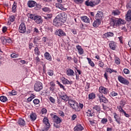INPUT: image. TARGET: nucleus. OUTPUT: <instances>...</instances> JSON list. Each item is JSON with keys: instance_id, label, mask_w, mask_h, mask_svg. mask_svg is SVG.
<instances>
[{"instance_id": "obj_61", "label": "nucleus", "mask_w": 131, "mask_h": 131, "mask_svg": "<svg viewBox=\"0 0 131 131\" xmlns=\"http://www.w3.org/2000/svg\"><path fill=\"white\" fill-rule=\"evenodd\" d=\"M76 118H77V116L75 114H74L71 116V120H72L73 121L75 120Z\"/></svg>"}, {"instance_id": "obj_9", "label": "nucleus", "mask_w": 131, "mask_h": 131, "mask_svg": "<svg viewBox=\"0 0 131 131\" xmlns=\"http://www.w3.org/2000/svg\"><path fill=\"white\" fill-rule=\"evenodd\" d=\"M99 92L102 95H108L109 94V90L103 86H101L99 88Z\"/></svg>"}, {"instance_id": "obj_18", "label": "nucleus", "mask_w": 131, "mask_h": 131, "mask_svg": "<svg viewBox=\"0 0 131 131\" xmlns=\"http://www.w3.org/2000/svg\"><path fill=\"white\" fill-rule=\"evenodd\" d=\"M114 36V33L112 32H107L102 35L103 38H109V37H112Z\"/></svg>"}, {"instance_id": "obj_59", "label": "nucleus", "mask_w": 131, "mask_h": 131, "mask_svg": "<svg viewBox=\"0 0 131 131\" xmlns=\"http://www.w3.org/2000/svg\"><path fill=\"white\" fill-rule=\"evenodd\" d=\"M98 66L101 68H103L104 67V62H102V61H99Z\"/></svg>"}, {"instance_id": "obj_54", "label": "nucleus", "mask_w": 131, "mask_h": 131, "mask_svg": "<svg viewBox=\"0 0 131 131\" xmlns=\"http://www.w3.org/2000/svg\"><path fill=\"white\" fill-rule=\"evenodd\" d=\"M39 100L38 99H35L33 101V103H34V105H38L39 104Z\"/></svg>"}, {"instance_id": "obj_10", "label": "nucleus", "mask_w": 131, "mask_h": 131, "mask_svg": "<svg viewBox=\"0 0 131 131\" xmlns=\"http://www.w3.org/2000/svg\"><path fill=\"white\" fill-rule=\"evenodd\" d=\"M55 35H58L60 37L62 36H66V33L64 32L62 29H57L55 32Z\"/></svg>"}, {"instance_id": "obj_19", "label": "nucleus", "mask_w": 131, "mask_h": 131, "mask_svg": "<svg viewBox=\"0 0 131 131\" xmlns=\"http://www.w3.org/2000/svg\"><path fill=\"white\" fill-rule=\"evenodd\" d=\"M109 47L111 50H115L116 49V43L114 41H111L109 43Z\"/></svg>"}, {"instance_id": "obj_4", "label": "nucleus", "mask_w": 131, "mask_h": 131, "mask_svg": "<svg viewBox=\"0 0 131 131\" xmlns=\"http://www.w3.org/2000/svg\"><path fill=\"white\" fill-rule=\"evenodd\" d=\"M43 88V85L42 83L40 81H37L35 83L34 85V89L35 92H40L42 88Z\"/></svg>"}, {"instance_id": "obj_44", "label": "nucleus", "mask_w": 131, "mask_h": 131, "mask_svg": "<svg viewBox=\"0 0 131 131\" xmlns=\"http://www.w3.org/2000/svg\"><path fill=\"white\" fill-rule=\"evenodd\" d=\"M27 16V17H28V18L31 19V20H34V17H35V15H34V14L31 13H28Z\"/></svg>"}, {"instance_id": "obj_52", "label": "nucleus", "mask_w": 131, "mask_h": 131, "mask_svg": "<svg viewBox=\"0 0 131 131\" xmlns=\"http://www.w3.org/2000/svg\"><path fill=\"white\" fill-rule=\"evenodd\" d=\"M61 123H54L53 125L54 127H56V128H60L61 126V124H60Z\"/></svg>"}, {"instance_id": "obj_50", "label": "nucleus", "mask_w": 131, "mask_h": 131, "mask_svg": "<svg viewBox=\"0 0 131 131\" xmlns=\"http://www.w3.org/2000/svg\"><path fill=\"white\" fill-rule=\"evenodd\" d=\"M73 2H74L75 4H77V5H79L80 4H82L83 3L84 0H73Z\"/></svg>"}, {"instance_id": "obj_32", "label": "nucleus", "mask_w": 131, "mask_h": 131, "mask_svg": "<svg viewBox=\"0 0 131 131\" xmlns=\"http://www.w3.org/2000/svg\"><path fill=\"white\" fill-rule=\"evenodd\" d=\"M8 24L9 25H11V23H12V22H14V21H15V16L10 15L9 16V17L8 18Z\"/></svg>"}, {"instance_id": "obj_34", "label": "nucleus", "mask_w": 131, "mask_h": 131, "mask_svg": "<svg viewBox=\"0 0 131 131\" xmlns=\"http://www.w3.org/2000/svg\"><path fill=\"white\" fill-rule=\"evenodd\" d=\"M81 19L83 22H84L85 23H90V18L86 16H83L81 17Z\"/></svg>"}, {"instance_id": "obj_29", "label": "nucleus", "mask_w": 131, "mask_h": 131, "mask_svg": "<svg viewBox=\"0 0 131 131\" xmlns=\"http://www.w3.org/2000/svg\"><path fill=\"white\" fill-rule=\"evenodd\" d=\"M100 103H104L105 104H107V103L109 102V100L104 95H102V98L100 100Z\"/></svg>"}, {"instance_id": "obj_24", "label": "nucleus", "mask_w": 131, "mask_h": 131, "mask_svg": "<svg viewBox=\"0 0 131 131\" xmlns=\"http://www.w3.org/2000/svg\"><path fill=\"white\" fill-rule=\"evenodd\" d=\"M59 97L61 99V100H63V101H64V102H68L69 101V97L67 96L66 94L64 95H60Z\"/></svg>"}, {"instance_id": "obj_12", "label": "nucleus", "mask_w": 131, "mask_h": 131, "mask_svg": "<svg viewBox=\"0 0 131 131\" xmlns=\"http://www.w3.org/2000/svg\"><path fill=\"white\" fill-rule=\"evenodd\" d=\"M34 21L36 24H42V22H43L41 16L38 15L35 16Z\"/></svg>"}, {"instance_id": "obj_58", "label": "nucleus", "mask_w": 131, "mask_h": 131, "mask_svg": "<svg viewBox=\"0 0 131 131\" xmlns=\"http://www.w3.org/2000/svg\"><path fill=\"white\" fill-rule=\"evenodd\" d=\"M123 72L124 74H129V71L128 69L125 68L123 69Z\"/></svg>"}, {"instance_id": "obj_7", "label": "nucleus", "mask_w": 131, "mask_h": 131, "mask_svg": "<svg viewBox=\"0 0 131 131\" xmlns=\"http://www.w3.org/2000/svg\"><path fill=\"white\" fill-rule=\"evenodd\" d=\"M56 16H57L64 23H65V22H66V20H67V14H66V13L65 12H61Z\"/></svg>"}, {"instance_id": "obj_40", "label": "nucleus", "mask_w": 131, "mask_h": 131, "mask_svg": "<svg viewBox=\"0 0 131 131\" xmlns=\"http://www.w3.org/2000/svg\"><path fill=\"white\" fill-rule=\"evenodd\" d=\"M0 101L3 102V103H5V102L8 101V98L5 96H2L0 97Z\"/></svg>"}, {"instance_id": "obj_36", "label": "nucleus", "mask_w": 131, "mask_h": 131, "mask_svg": "<svg viewBox=\"0 0 131 131\" xmlns=\"http://www.w3.org/2000/svg\"><path fill=\"white\" fill-rule=\"evenodd\" d=\"M12 13H16L17 12V2H14L12 6Z\"/></svg>"}, {"instance_id": "obj_63", "label": "nucleus", "mask_w": 131, "mask_h": 131, "mask_svg": "<svg viewBox=\"0 0 131 131\" xmlns=\"http://www.w3.org/2000/svg\"><path fill=\"white\" fill-rule=\"evenodd\" d=\"M1 39L2 42H3V43L6 42L7 41V39H6V38L5 37H1Z\"/></svg>"}, {"instance_id": "obj_62", "label": "nucleus", "mask_w": 131, "mask_h": 131, "mask_svg": "<svg viewBox=\"0 0 131 131\" xmlns=\"http://www.w3.org/2000/svg\"><path fill=\"white\" fill-rule=\"evenodd\" d=\"M118 38L120 43H123V36H121Z\"/></svg>"}, {"instance_id": "obj_23", "label": "nucleus", "mask_w": 131, "mask_h": 131, "mask_svg": "<svg viewBox=\"0 0 131 131\" xmlns=\"http://www.w3.org/2000/svg\"><path fill=\"white\" fill-rule=\"evenodd\" d=\"M55 6L60 10H62V11H67V8H64L61 3H56Z\"/></svg>"}, {"instance_id": "obj_15", "label": "nucleus", "mask_w": 131, "mask_h": 131, "mask_svg": "<svg viewBox=\"0 0 131 131\" xmlns=\"http://www.w3.org/2000/svg\"><path fill=\"white\" fill-rule=\"evenodd\" d=\"M17 123L20 127H23L26 125V122H25V120H24V119H22L21 118H20L18 120Z\"/></svg>"}, {"instance_id": "obj_6", "label": "nucleus", "mask_w": 131, "mask_h": 131, "mask_svg": "<svg viewBox=\"0 0 131 131\" xmlns=\"http://www.w3.org/2000/svg\"><path fill=\"white\" fill-rule=\"evenodd\" d=\"M118 80L120 82V83L124 84V85H128V84H129V81L128 80L125 79V78L123 77L121 75H119L118 76Z\"/></svg>"}, {"instance_id": "obj_42", "label": "nucleus", "mask_w": 131, "mask_h": 131, "mask_svg": "<svg viewBox=\"0 0 131 131\" xmlns=\"http://www.w3.org/2000/svg\"><path fill=\"white\" fill-rule=\"evenodd\" d=\"M42 11L45 13H50V12H51V9L49 7H45L42 8Z\"/></svg>"}, {"instance_id": "obj_45", "label": "nucleus", "mask_w": 131, "mask_h": 131, "mask_svg": "<svg viewBox=\"0 0 131 131\" xmlns=\"http://www.w3.org/2000/svg\"><path fill=\"white\" fill-rule=\"evenodd\" d=\"M10 96H16L18 94V92L15 90H12L11 92H9Z\"/></svg>"}, {"instance_id": "obj_3", "label": "nucleus", "mask_w": 131, "mask_h": 131, "mask_svg": "<svg viewBox=\"0 0 131 131\" xmlns=\"http://www.w3.org/2000/svg\"><path fill=\"white\" fill-rule=\"evenodd\" d=\"M100 2H101V0H91L90 2L85 1V5L86 6V7L94 8V7H95V6H97V5H99V4H100Z\"/></svg>"}, {"instance_id": "obj_17", "label": "nucleus", "mask_w": 131, "mask_h": 131, "mask_svg": "<svg viewBox=\"0 0 131 131\" xmlns=\"http://www.w3.org/2000/svg\"><path fill=\"white\" fill-rule=\"evenodd\" d=\"M71 107L73 110L76 111V112H79V111H80V108H79V106H78V103H77V102L75 103L73 105L71 106Z\"/></svg>"}, {"instance_id": "obj_60", "label": "nucleus", "mask_w": 131, "mask_h": 131, "mask_svg": "<svg viewBox=\"0 0 131 131\" xmlns=\"http://www.w3.org/2000/svg\"><path fill=\"white\" fill-rule=\"evenodd\" d=\"M7 30H8V28H7V27L4 26L2 28V32L3 33H6V32H7Z\"/></svg>"}, {"instance_id": "obj_43", "label": "nucleus", "mask_w": 131, "mask_h": 131, "mask_svg": "<svg viewBox=\"0 0 131 131\" xmlns=\"http://www.w3.org/2000/svg\"><path fill=\"white\" fill-rule=\"evenodd\" d=\"M105 71L106 72H108L110 74L112 73V72H115V73L117 72L116 71L114 70H112L109 68H106L105 69Z\"/></svg>"}, {"instance_id": "obj_46", "label": "nucleus", "mask_w": 131, "mask_h": 131, "mask_svg": "<svg viewBox=\"0 0 131 131\" xmlns=\"http://www.w3.org/2000/svg\"><path fill=\"white\" fill-rule=\"evenodd\" d=\"M53 17V14H46V16H44V19H46V20H49L51 19Z\"/></svg>"}, {"instance_id": "obj_49", "label": "nucleus", "mask_w": 131, "mask_h": 131, "mask_svg": "<svg viewBox=\"0 0 131 131\" xmlns=\"http://www.w3.org/2000/svg\"><path fill=\"white\" fill-rule=\"evenodd\" d=\"M115 63L116 65H119L120 64V59L118 57H116L115 59Z\"/></svg>"}, {"instance_id": "obj_30", "label": "nucleus", "mask_w": 131, "mask_h": 131, "mask_svg": "<svg viewBox=\"0 0 131 131\" xmlns=\"http://www.w3.org/2000/svg\"><path fill=\"white\" fill-rule=\"evenodd\" d=\"M92 109L94 111H96V112H98V113L101 112V107L98 105H94L92 107Z\"/></svg>"}, {"instance_id": "obj_11", "label": "nucleus", "mask_w": 131, "mask_h": 131, "mask_svg": "<svg viewBox=\"0 0 131 131\" xmlns=\"http://www.w3.org/2000/svg\"><path fill=\"white\" fill-rule=\"evenodd\" d=\"M52 118L54 123H61L62 122V119L60 118L58 116L54 114H51Z\"/></svg>"}, {"instance_id": "obj_16", "label": "nucleus", "mask_w": 131, "mask_h": 131, "mask_svg": "<svg viewBox=\"0 0 131 131\" xmlns=\"http://www.w3.org/2000/svg\"><path fill=\"white\" fill-rule=\"evenodd\" d=\"M49 85L50 86L49 88V90H50V92H52V93H54V91H55V90H56V88H55L56 86V84H55L54 81H51L49 83Z\"/></svg>"}, {"instance_id": "obj_26", "label": "nucleus", "mask_w": 131, "mask_h": 131, "mask_svg": "<svg viewBox=\"0 0 131 131\" xmlns=\"http://www.w3.org/2000/svg\"><path fill=\"white\" fill-rule=\"evenodd\" d=\"M76 48L77 50H78V52L79 55L83 54V53H84V51H83V49H82V48H81V46H80L79 45H77L76 46Z\"/></svg>"}, {"instance_id": "obj_37", "label": "nucleus", "mask_w": 131, "mask_h": 131, "mask_svg": "<svg viewBox=\"0 0 131 131\" xmlns=\"http://www.w3.org/2000/svg\"><path fill=\"white\" fill-rule=\"evenodd\" d=\"M88 98L89 100H94V99H96V94L94 93H91L89 94Z\"/></svg>"}, {"instance_id": "obj_2", "label": "nucleus", "mask_w": 131, "mask_h": 131, "mask_svg": "<svg viewBox=\"0 0 131 131\" xmlns=\"http://www.w3.org/2000/svg\"><path fill=\"white\" fill-rule=\"evenodd\" d=\"M27 5L29 8H34L35 11H38L41 9V5L37 4V3L34 1H29Z\"/></svg>"}, {"instance_id": "obj_53", "label": "nucleus", "mask_w": 131, "mask_h": 131, "mask_svg": "<svg viewBox=\"0 0 131 131\" xmlns=\"http://www.w3.org/2000/svg\"><path fill=\"white\" fill-rule=\"evenodd\" d=\"M76 102H77L76 101L72 100L71 99H69V104L71 106V107L73 106V105Z\"/></svg>"}, {"instance_id": "obj_33", "label": "nucleus", "mask_w": 131, "mask_h": 131, "mask_svg": "<svg viewBox=\"0 0 131 131\" xmlns=\"http://www.w3.org/2000/svg\"><path fill=\"white\" fill-rule=\"evenodd\" d=\"M37 117V116L36 115V114L33 113H32L30 116L31 121H35V120H36Z\"/></svg>"}, {"instance_id": "obj_14", "label": "nucleus", "mask_w": 131, "mask_h": 131, "mask_svg": "<svg viewBox=\"0 0 131 131\" xmlns=\"http://www.w3.org/2000/svg\"><path fill=\"white\" fill-rule=\"evenodd\" d=\"M43 122L46 124L45 130H49V128H50V123L49 122V119L48 118L46 117L43 119Z\"/></svg>"}, {"instance_id": "obj_51", "label": "nucleus", "mask_w": 131, "mask_h": 131, "mask_svg": "<svg viewBox=\"0 0 131 131\" xmlns=\"http://www.w3.org/2000/svg\"><path fill=\"white\" fill-rule=\"evenodd\" d=\"M47 74H48L49 76H53V75H54V71L52 70H49Z\"/></svg>"}, {"instance_id": "obj_1", "label": "nucleus", "mask_w": 131, "mask_h": 131, "mask_svg": "<svg viewBox=\"0 0 131 131\" xmlns=\"http://www.w3.org/2000/svg\"><path fill=\"white\" fill-rule=\"evenodd\" d=\"M110 21L111 26H113L114 27L120 26V25H123L126 23L124 19L116 18L115 17L110 18Z\"/></svg>"}, {"instance_id": "obj_27", "label": "nucleus", "mask_w": 131, "mask_h": 131, "mask_svg": "<svg viewBox=\"0 0 131 131\" xmlns=\"http://www.w3.org/2000/svg\"><path fill=\"white\" fill-rule=\"evenodd\" d=\"M67 75L68 76H74V71L71 69H68L67 71Z\"/></svg>"}, {"instance_id": "obj_39", "label": "nucleus", "mask_w": 131, "mask_h": 131, "mask_svg": "<svg viewBox=\"0 0 131 131\" xmlns=\"http://www.w3.org/2000/svg\"><path fill=\"white\" fill-rule=\"evenodd\" d=\"M120 11L119 10H113L112 12V14L114 15V16H118V15H120Z\"/></svg>"}, {"instance_id": "obj_22", "label": "nucleus", "mask_w": 131, "mask_h": 131, "mask_svg": "<svg viewBox=\"0 0 131 131\" xmlns=\"http://www.w3.org/2000/svg\"><path fill=\"white\" fill-rule=\"evenodd\" d=\"M62 81L63 84H70V85H71V84H72L73 82L72 81H69L68 79H66V78L65 77L62 78Z\"/></svg>"}, {"instance_id": "obj_5", "label": "nucleus", "mask_w": 131, "mask_h": 131, "mask_svg": "<svg viewBox=\"0 0 131 131\" xmlns=\"http://www.w3.org/2000/svg\"><path fill=\"white\" fill-rule=\"evenodd\" d=\"M63 24L64 23L62 20L59 19L57 16L53 20V25L56 26V27H60V26H62Z\"/></svg>"}, {"instance_id": "obj_20", "label": "nucleus", "mask_w": 131, "mask_h": 131, "mask_svg": "<svg viewBox=\"0 0 131 131\" xmlns=\"http://www.w3.org/2000/svg\"><path fill=\"white\" fill-rule=\"evenodd\" d=\"M102 17H103V12L98 11L97 14L95 15V19L101 20L102 19Z\"/></svg>"}, {"instance_id": "obj_55", "label": "nucleus", "mask_w": 131, "mask_h": 131, "mask_svg": "<svg viewBox=\"0 0 131 131\" xmlns=\"http://www.w3.org/2000/svg\"><path fill=\"white\" fill-rule=\"evenodd\" d=\"M58 115L59 116H61V117H64V116H65L64 112H63V111H58Z\"/></svg>"}, {"instance_id": "obj_13", "label": "nucleus", "mask_w": 131, "mask_h": 131, "mask_svg": "<svg viewBox=\"0 0 131 131\" xmlns=\"http://www.w3.org/2000/svg\"><path fill=\"white\" fill-rule=\"evenodd\" d=\"M113 115L116 122L118 124H120L121 123V117H120L116 113H114Z\"/></svg>"}, {"instance_id": "obj_38", "label": "nucleus", "mask_w": 131, "mask_h": 131, "mask_svg": "<svg viewBox=\"0 0 131 131\" xmlns=\"http://www.w3.org/2000/svg\"><path fill=\"white\" fill-rule=\"evenodd\" d=\"M86 59L89 65H90L91 67H95V63H94V61H93L92 59L89 57H87Z\"/></svg>"}, {"instance_id": "obj_56", "label": "nucleus", "mask_w": 131, "mask_h": 131, "mask_svg": "<svg viewBox=\"0 0 131 131\" xmlns=\"http://www.w3.org/2000/svg\"><path fill=\"white\" fill-rule=\"evenodd\" d=\"M49 100H50V102H51V103H53V104H55V103L56 102V99H55V98H54L52 97H50Z\"/></svg>"}, {"instance_id": "obj_25", "label": "nucleus", "mask_w": 131, "mask_h": 131, "mask_svg": "<svg viewBox=\"0 0 131 131\" xmlns=\"http://www.w3.org/2000/svg\"><path fill=\"white\" fill-rule=\"evenodd\" d=\"M44 57L46 60H48V61H52V56H51V54L48 52H46L44 54Z\"/></svg>"}, {"instance_id": "obj_21", "label": "nucleus", "mask_w": 131, "mask_h": 131, "mask_svg": "<svg viewBox=\"0 0 131 131\" xmlns=\"http://www.w3.org/2000/svg\"><path fill=\"white\" fill-rule=\"evenodd\" d=\"M74 131H82L83 130V127L80 124H77L74 128Z\"/></svg>"}, {"instance_id": "obj_35", "label": "nucleus", "mask_w": 131, "mask_h": 131, "mask_svg": "<svg viewBox=\"0 0 131 131\" xmlns=\"http://www.w3.org/2000/svg\"><path fill=\"white\" fill-rule=\"evenodd\" d=\"M126 20L131 21V10H128L126 14Z\"/></svg>"}, {"instance_id": "obj_57", "label": "nucleus", "mask_w": 131, "mask_h": 131, "mask_svg": "<svg viewBox=\"0 0 131 131\" xmlns=\"http://www.w3.org/2000/svg\"><path fill=\"white\" fill-rule=\"evenodd\" d=\"M111 96L112 97H116V96H118V94L115 91H113L111 93Z\"/></svg>"}, {"instance_id": "obj_31", "label": "nucleus", "mask_w": 131, "mask_h": 131, "mask_svg": "<svg viewBox=\"0 0 131 131\" xmlns=\"http://www.w3.org/2000/svg\"><path fill=\"white\" fill-rule=\"evenodd\" d=\"M95 112L92 113L91 110H87V112H86V116L88 117H93V116H95Z\"/></svg>"}, {"instance_id": "obj_28", "label": "nucleus", "mask_w": 131, "mask_h": 131, "mask_svg": "<svg viewBox=\"0 0 131 131\" xmlns=\"http://www.w3.org/2000/svg\"><path fill=\"white\" fill-rule=\"evenodd\" d=\"M99 25H101V20L96 19L93 24V27H98Z\"/></svg>"}, {"instance_id": "obj_48", "label": "nucleus", "mask_w": 131, "mask_h": 131, "mask_svg": "<svg viewBox=\"0 0 131 131\" xmlns=\"http://www.w3.org/2000/svg\"><path fill=\"white\" fill-rule=\"evenodd\" d=\"M100 122L102 124H106L108 122V119L107 118H102Z\"/></svg>"}, {"instance_id": "obj_41", "label": "nucleus", "mask_w": 131, "mask_h": 131, "mask_svg": "<svg viewBox=\"0 0 131 131\" xmlns=\"http://www.w3.org/2000/svg\"><path fill=\"white\" fill-rule=\"evenodd\" d=\"M34 54L35 55H37V56L40 55V51H39V49H38V47L35 48Z\"/></svg>"}, {"instance_id": "obj_8", "label": "nucleus", "mask_w": 131, "mask_h": 131, "mask_svg": "<svg viewBox=\"0 0 131 131\" xmlns=\"http://www.w3.org/2000/svg\"><path fill=\"white\" fill-rule=\"evenodd\" d=\"M18 32H19V33H25V32H26V25H25V23H21L19 25Z\"/></svg>"}, {"instance_id": "obj_47", "label": "nucleus", "mask_w": 131, "mask_h": 131, "mask_svg": "<svg viewBox=\"0 0 131 131\" xmlns=\"http://www.w3.org/2000/svg\"><path fill=\"white\" fill-rule=\"evenodd\" d=\"M90 84L89 82H86V85L85 86V91L89 92L90 91Z\"/></svg>"}, {"instance_id": "obj_64", "label": "nucleus", "mask_w": 131, "mask_h": 131, "mask_svg": "<svg viewBox=\"0 0 131 131\" xmlns=\"http://www.w3.org/2000/svg\"><path fill=\"white\" fill-rule=\"evenodd\" d=\"M11 58H18V54L16 53H12L11 54Z\"/></svg>"}]
</instances>
